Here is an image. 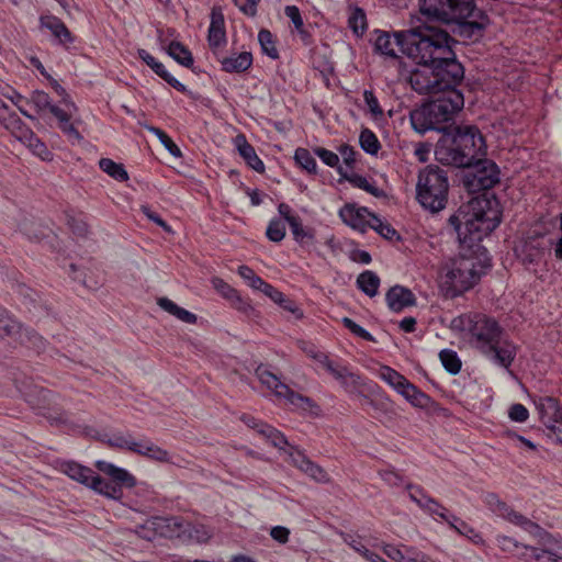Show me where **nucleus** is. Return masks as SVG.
I'll use <instances>...</instances> for the list:
<instances>
[{"label":"nucleus","instance_id":"338daca9","mask_svg":"<svg viewBox=\"0 0 562 562\" xmlns=\"http://www.w3.org/2000/svg\"><path fill=\"white\" fill-rule=\"evenodd\" d=\"M487 505L494 510L496 512V514L499 515V513H502L503 510H507V505L506 503L502 502L499 499V497L494 494V493H490L486 495V498H485Z\"/></svg>","mask_w":562,"mask_h":562},{"label":"nucleus","instance_id":"5fc2aeb1","mask_svg":"<svg viewBox=\"0 0 562 562\" xmlns=\"http://www.w3.org/2000/svg\"><path fill=\"white\" fill-rule=\"evenodd\" d=\"M363 98L367 106L369 108L370 113L374 117H380L383 115V110L379 104V101L376 97L374 95L373 91L371 90H364Z\"/></svg>","mask_w":562,"mask_h":562},{"label":"nucleus","instance_id":"2f4dec72","mask_svg":"<svg viewBox=\"0 0 562 562\" xmlns=\"http://www.w3.org/2000/svg\"><path fill=\"white\" fill-rule=\"evenodd\" d=\"M289 226L294 240L301 246L312 245L315 243V229L313 227L303 226L300 217L297 220H293Z\"/></svg>","mask_w":562,"mask_h":562},{"label":"nucleus","instance_id":"f8f14e48","mask_svg":"<svg viewBox=\"0 0 562 562\" xmlns=\"http://www.w3.org/2000/svg\"><path fill=\"white\" fill-rule=\"evenodd\" d=\"M350 394H361L362 381L360 375L349 371L345 366L336 364L325 353L313 356Z\"/></svg>","mask_w":562,"mask_h":562},{"label":"nucleus","instance_id":"a211bd4d","mask_svg":"<svg viewBox=\"0 0 562 562\" xmlns=\"http://www.w3.org/2000/svg\"><path fill=\"white\" fill-rule=\"evenodd\" d=\"M385 300L389 308L396 313L416 304V297L413 292L401 285L392 286L387 291Z\"/></svg>","mask_w":562,"mask_h":562},{"label":"nucleus","instance_id":"0e129e2a","mask_svg":"<svg viewBox=\"0 0 562 562\" xmlns=\"http://www.w3.org/2000/svg\"><path fill=\"white\" fill-rule=\"evenodd\" d=\"M382 480L390 486H397L403 482L402 476L394 470H383L379 472Z\"/></svg>","mask_w":562,"mask_h":562},{"label":"nucleus","instance_id":"dca6fc26","mask_svg":"<svg viewBox=\"0 0 562 562\" xmlns=\"http://www.w3.org/2000/svg\"><path fill=\"white\" fill-rule=\"evenodd\" d=\"M207 42L210 48L215 52L226 44V31L224 15L220 9L213 8L209 27Z\"/></svg>","mask_w":562,"mask_h":562},{"label":"nucleus","instance_id":"13d9d810","mask_svg":"<svg viewBox=\"0 0 562 562\" xmlns=\"http://www.w3.org/2000/svg\"><path fill=\"white\" fill-rule=\"evenodd\" d=\"M212 284L224 297L228 300H234V297H237V291L227 284L224 280L214 278L212 280Z\"/></svg>","mask_w":562,"mask_h":562},{"label":"nucleus","instance_id":"aec40b11","mask_svg":"<svg viewBox=\"0 0 562 562\" xmlns=\"http://www.w3.org/2000/svg\"><path fill=\"white\" fill-rule=\"evenodd\" d=\"M536 407L544 426L562 423V407L555 398L542 397L537 402Z\"/></svg>","mask_w":562,"mask_h":562},{"label":"nucleus","instance_id":"680f3d73","mask_svg":"<svg viewBox=\"0 0 562 562\" xmlns=\"http://www.w3.org/2000/svg\"><path fill=\"white\" fill-rule=\"evenodd\" d=\"M260 0H234V3L238 9L248 16H255L257 14V5Z\"/></svg>","mask_w":562,"mask_h":562},{"label":"nucleus","instance_id":"9d476101","mask_svg":"<svg viewBox=\"0 0 562 562\" xmlns=\"http://www.w3.org/2000/svg\"><path fill=\"white\" fill-rule=\"evenodd\" d=\"M255 373L262 385L271 390L277 397L284 398L289 404H291L295 408L310 412L318 411V406L313 402V400L292 391L286 384L281 382L280 379L265 366H259L256 369Z\"/></svg>","mask_w":562,"mask_h":562},{"label":"nucleus","instance_id":"09e8293b","mask_svg":"<svg viewBox=\"0 0 562 562\" xmlns=\"http://www.w3.org/2000/svg\"><path fill=\"white\" fill-rule=\"evenodd\" d=\"M349 26L356 34H363L367 29L366 13L362 9L357 8L349 16Z\"/></svg>","mask_w":562,"mask_h":562},{"label":"nucleus","instance_id":"423d86ee","mask_svg":"<svg viewBox=\"0 0 562 562\" xmlns=\"http://www.w3.org/2000/svg\"><path fill=\"white\" fill-rule=\"evenodd\" d=\"M488 266L463 254L452 259L446 265L440 276L441 293L448 299L463 294L477 283Z\"/></svg>","mask_w":562,"mask_h":562},{"label":"nucleus","instance_id":"b1692460","mask_svg":"<svg viewBox=\"0 0 562 562\" xmlns=\"http://www.w3.org/2000/svg\"><path fill=\"white\" fill-rule=\"evenodd\" d=\"M41 26L47 29L63 44L72 43L74 38L65 23L53 15L41 16Z\"/></svg>","mask_w":562,"mask_h":562},{"label":"nucleus","instance_id":"39448f33","mask_svg":"<svg viewBox=\"0 0 562 562\" xmlns=\"http://www.w3.org/2000/svg\"><path fill=\"white\" fill-rule=\"evenodd\" d=\"M484 154L483 135L476 126L468 124L452 126L435 150L436 159L440 164L458 168H470Z\"/></svg>","mask_w":562,"mask_h":562},{"label":"nucleus","instance_id":"412c9836","mask_svg":"<svg viewBox=\"0 0 562 562\" xmlns=\"http://www.w3.org/2000/svg\"><path fill=\"white\" fill-rule=\"evenodd\" d=\"M138 57L153 69V71L162 78L166 82H168L172 88L180 92H186L187 88L183 83L177 80L173 76H171L166 67L158 60L155 59L147 50L140 48L137 52Z\"/></svg>","mask_w":562,"mask_h":562},{"label":"nucleus","instance_id":"a19ab883","mask_svg":"<svg viewBox=\"0 0 562 562\" xmlns=\"http://www.w3.org/2000/svg\"><path fill=\"white\" fill-rule=\"evenodd\" d=\"M295 161L307 172L316 173L317 164L315 158L305 148H297L294 154Z\"/></svg>","mask_w":562,"mask_h":562},{"label":"nucleus","instance_id":"bb28decb","mask_svg":"<svg viewBox=\"0 0 562 562\" xmlns=\"http://www.w3.org/2000/svg\"><path fill=\"white\" fill-rule=\"evenodd\" d=\"M61 472L68 475L71 480L77 481L87 487L94 473L90 468L72 461L63 463Z\"/></svg>","mask_w":562,"mask_h":562},{"label":"nucleus","instance_id":"8fccbe9b","mask_svg":"<svg viewBox=\"0 0 562 562\" xmlns=\"http://www.w3.org/2000/svg\"><path fill=\"white\" fill-rule=\"evenodd\" d=\"M106 442L110 447L127 449L133 452L138 447V441H135L131 436L124 435H114Z\"/></svg>","mask_w":562,"mask_h":562},{"label":"nucleus","instance_id":"9b49d317","mask_svg":"<svg viewBox=\"0 0 562 562\" xmlns=\"http://www.w3.org/2000/svg\"><path fill=\"white\" fill-rule=\"evenodd\" d=\"M471 167L473 171L468 176V186L471 190H488L499 181V170L494 161L477 157Z\"/></svg>","mask_w":562,"mask_h":562},{"label":"nucleus","instance_id":"72a5a7b5","mask_svg":"<svg viewBox=\"0 0 562 562\" xmlns=\"http://www.w3.org/2000/svg\"><path fill=\"white\" fill-rule=\"evenodd\" d=\"M379 378L394 389L397 393L408 380L389 366H381L378 373Z\"/></svg>","mask_w":562,"mask_h":562},{"label":"nucleus","instance_id":"49530a36","mask_svg":"<svg viewBox=\"0 0 562 562\" xmlns=\"http://www.w3.org/2000/svg\"><path fill=\"white\" fill-rule=\"evenodd\" d=\"M29 102L34 105L35 110L38 113L47 110L49 111V109L53 105L49 95L46 92L40 90H35L32 92Z\"/></svg>","mask_w":562,"mask_h":562},{"label":"nucleus","instance_id":"cd10ccee","mask_svg":"<svg viewBox=\"0 0 562 562\" xmlns=\"http://www.w3.org/2000/svg\"><path fill=\"white\" fill-rule=\"evenodd\" d=\"M158 306L170 315L175 316L179 321L187 324H195L196 315L178 306L173 301L168 297H160L157 300Z\"/></svg>","mask_w":562,"mask_h":562},{"label":"nucleus","instance_id":"c85d7f7f","mask_svg":"<svg viewBox=\"0 0 562 562\" xmlns=\"http://www.w3.org/2000/svg\"><path fill=\"white\" fill-rule=\"evenodd\" d=\"M135 453L158 462H171L169 452L151 441L138 442Z\"/></svg>","mask_w":562,"mask_h":562},{"label":"nucleus","instance_id":"774afa93","mask_svg":"<svg viewBox=\"0 0 562 562\" xmlns=\"http://www.w3.org/2000/svg\"><path fill=\"white\" fill-rule=\"evenodd\" d=\"M270 431V437H268V441L276 448L283 449L284 446L288 445V440L282 432L278 429L273 428Z\"/></svg>","mask_w":562,"mask_h":562},{"label":"nucleus","instance_id":"20e7f679","mask_svg":"<svg viewBox=\"0 0 562 562\" xmlns=\"http://www.w3.org/2000/svg\"><path fill=\"white\" fill-rule=\"evenodd\" d=\"M501 216L495 198L477 196L460 206L449 223L460 244L472 248L499 225Z\"/></svg>","mask_w":562,"mask_h":562},{"label":"nucleus","instance_id":"3c124183","mask_svg":"<svg viewBox=\"0 0 562 562\" xmlns=\"http://www.w3.org/2000/svg\"><path fill=\"white\" fill-rule=\"evenodd\" d=\"M238 274L248 283L250 288L257 291H259L266 282L248 266H240L238 268Z\"/></svg>","mask_w":562,"mask_h":562},{"label":"nucleus","instance_id":"1a4fd4ad","mask_svg":"<svg viewBox=\"0 0 562 562\" xmlns=\"http://www.w3.org/2000/svg\"><path fill=\"white\" fill-rule=\"evenodd\" d=\"M95 467L99 471L109 475L113 482H109L93 473L88 487L105 497L120 499L123 495V486L134 487L136 485L135 477L123 468H119L103 460L97 461Z\"/></svg>","mask_w":562,"mask_h":562},{"label":"nucleus","instance_id":"7ed1b4c3","mask_svg":"<svg viewBox=\"0 0 562 562\" xmlns=\"http://www.w3.org/2000/svg\"><path fill=\"white\" fill-rule=\"evenodd\" d=\"M450 328L468 333L471 342L491 361L508 369L516 356V347L503 339L504 330L495 318L481 313H469L452 318Z\"/></svg>","mask_w":562,"mask_h":562},{"label":"nucleus","instance_id":"69168bd1","mask_svg":"<svg viewBox=\"0 0 562 562\" xmlns=\"http://www.w3.org/2000/svg\"><path fill=\"white\" fill-rule=\"evenodd\" d=\"M270 536L279 543H286L289 541L290 530L283 526H276L270 530Z\"/></svg>","mask_w":562,"mask_h":562},{"label":"nucleus","instance_id":"393cba45","mask_svg":"<svg viewBox=\"0 0 562 562\" xmlns=\"http://www.w3.org/2000/svg\"><path fill=\"white\" fill-rule=\"evenodd\" d=\"M222 69L226 72H243L252 65V55L250 52H241L236 55L221 59Z\"/></svg>","mask_w":562,"mask_h":562},{"label":"nucleus","instance_id":"f03ea898","mask_svg":"<svg viewBox=\"0 0 562 562\" xmlns=\"http://www.w3.org/2000/svg\"><path fill=\"white\" fill-rule=\"evenodd\" d=\"M419 12L422 23L396 35L404 52L409 46L408 42L412 40L409 35H415L416 44H419L418 40L437 44L440 40L439 35H443L446 45L453 50L451 45L456 41L446 30L441 29L440 23H457L470 34L483 29V25L476 21H467L475 12L473 0H424Z\"/></svg>","mask_w":562,"mask_h":562},{"label":"nucleus","instance_id":"6e6552de","mask_svg":"<svg viewBox=\"0 0 562 562\" xmlns=\"http://www.w3.org/2000/svg\"><path fill=\"white\" fill-rule=\"evenodd\" d=\"M151 533L144 532V537L150 539L155 533L164 537L178 538L182 541L206 542L211 533L204 526H194L181 517L154 518L147 522L145 529Z\"/></svg>","mask_w":562,"mask_h":562},{"label":"nucleus","instance_id":"c9c22d12","mask_svg":"<svg viewBox=\"0 0 562 562\" xmlns=\"http://www.w3.org/2000/svg\"><path fill=\"white\" fill-rule=\"evenodd\" d=\"M440 518L447 521L450 528L456 530L458 533L468 537L469 539H474L479 537V535L469 524L461 520L459 517L454 515L448 516L442 512L440 513Z\"/></svg>","mask_w":562,"mask_h":562},{"label":"nucleus","instance_id":"4be33fe9","mask_svg":"<svg viewBox=\"0 0 562 562\" xmlns=\"http://www.w3.org/2000/svg\"><path fill=\"white\" fill-rule=\"evenodd\" d=\"M402 32L403 31H400V33H402ZM397 34H398V32H395L393 34L394 40H392L391 35L387 32L375 31V35H376V37L374 40L375 52L380 53L381 55L391 57V58H396L397 54H396L394 47L397 46V47H400V50L407 56V53L404 52V48L398 43V40L396 37Z\"/></svg>","mask_w":562,"mask_h":562},{"label":"nucleus","instance_id":"473e14b6","mask_svg":"<svg viewBox=\"0 0 562 562\" xmlns=\"http://www.w3.org/2000/svg\"><path fill=\"white\" fill-rule=\"evenodd\" d=\"M420 495H423L425 502L423 499H417L416 493H409V498L415 502L420 508L425 509L431 515H438L440 517V513H445L447 515V509L439 504L435 498L427 495L423 488L416 490Z\"/></svg>","mask_w":562,"mask_h":562},{"label":"nucleus","instance_id":"ddd939ff","mask_svg":"<svg viewBox=\"0 0 562 562\" xmlns=\"http://www.w3.org/2000/svg\"><path fill=\"white\" fill-rule=\"evenodd\" d=\"M0 337L12 338L21 344H32L38 347V342L42 338L33 330L23 328L20 323L13 319L1 306H0Z\"/></svg>","mask_w":562,"mask_h":562},{"label":"nucleus","instance_id":"2eb2a0df","mask_svg":"<svg viewBox=\"0 0 562 562\" xmlns=\"http://www.w3.org/2000/svg\"><path fill=\"white\" fill-rule=\"evenodd\" d=\"M372 215L367 207H360L353 203H347L339 210L341 221L361 233H364L369 227Z\"/></svg>","mask_w":562,"mask_h":562},{"label":"nucleus","instance_id":"7c9ffc66","mask_svg":"<svg viewBox=\"0 0 562 562\" xmlns=\"http://www.w3.org/2000/svg\"><path fill=\"white\" fill-rule=\"evenodd\" d=\"M357 286L368 296L373 297L378 294L380 278L371 270H366L357 278Z\"/></svg>","mask_w":562,"mask_h":562},{"label":"nucleus","instance_id":"603ef678","mask_svg":"<svg viewBox=\"0 0 562 562\" xmlns=\"http://www.w3.org/2000/svg\"><path fill=\"white\" fill-rule=\"evenodd\" d=\"M24 132L30 134L29 146L33 150V153L44 160L50 159L52 154L48 150V148L46 147V145L40 138H37L33 133H31L26 130Z\"/></svg>","mask_w":562,"mask_h":562},{"label":"nucleus","instance_id":"052dcab7","mask_svg":"<svg viewBox=\"0 0 562 562\" xmlns=\"http://www.w3.org/2000/svg\"><path fill=\"white\" fill-rule=\"evenodd\" d=\"M259 291L277 304H282L284 302V294L267 282L263 283Z\"/></svg>","mask_w":562,"mask_h":562},{"label":"nucleus","instance_id":"79ce46f5","mask_svg":"<svg viewBox=\"0 0 562 562\" xmlns=\"http://www.w3.org/2000/svg\"><path fill=\"white\" fill-rule=\"evenodd\" d=\"M369 227L378 232L385 239L392 240L398 238L397 232L387 223H384L376 215H372Z\"/></svg>","mask_w":562,"mask_h":562},{"label":"nucleus","instance_id":"0eeeda50","mask_svg":"<svg viewBox=\"0 0 562 562\" xmlns=\"http://www.w3.org/2000/svg\"><path fill=\"white\" fill-rule=\"evenodd\" d=\"M449 181L447 171L436 165H428L418 173L416 199L420 205L432 213L446 207Z\"/></svg>","mask_w":562,"mask_h":562},{"label":"nucleus","instance_id":"4c0bfd02","mask_svg":"<svg viewBox=\"0 0 562 562\" xmlns=\"http://www.w3.org/2000/svg\"><path fill=\"white\" fill-rule=\"evenodd\" d=\"M439 358L442 366L449 373L457 374L461 370V360L456 351L451 349H443L439 352Z\"/></svg>","mask_w":562,"mask_h":562},{"label":"nucleus","instance_id":"de8ad7c7","mask_svg":"<svg viewBox=\"0 0 562 562\" xmlns=\"http://www.w3.org/2000/svg\"><path fill=\"white\" fill-rule=\"evenodd\" d=\"M266 235L269 238V240L273 243L281 241L285 236L284 223L279 218L271 220L267 227Z\"/></svg>","mask_w":562,"mask_h":562},{"label":"nucleus","instance_id":"6e6d98bb","mask_svg":"<svg viewBox=\"0 0 562 562\" xmlns=\"http://www.w3.org/2000/svg\"><path fill=\"white\" fill-rule=\"evenodd\" d=\"M508 416L513 422L525 423L529 417V412L522 404L516 403L509 407Z\"/></svg>","mask_w":562,"mask_h":562},{"label":"nucleus","instance_id":"5701e85b","mask_svg":"<svg viewBox=\"0 0 562 562\" xmlns=\"http://www.w3.org/2000/svg\"><path fill=\"white\" fill-rule=\"evenodd\" d=\"M235 144L239 155L245 159V161L250 168H252L257 172L265 171V164L258 157V155L255 151V148L247 142L244 135L236 136Z\"/></svg>","mask_w":562,"mask_h":562},{"label":"nucleus","instance_id":"a18cd8bd","mask_svg":"<svg viewBox=\"0 0 562 562\" xmlns=\"http://www.w3.org/2000/svg\"><path fill=\"white\" fill-rule=\"evenodd\" d=\"M3 112H0V123L8 130H23V123L20 117L9 110L7 104L3 105Z\"/></svg>","mask_w":562,"mask_h":562},{"label":"nucleus","instance_id":"c756f323","mask_svg":"<svg viewBox=\"0 0 562 562\" xmlns=\"http://www.w3.org/2000/svg\"><path fill=\"white\" fill-rule=\"evenodd\" d=\"M164 48L167 54L180 65L188 68L193 65L191 52L180 42L172 41L166 47L164 46Z\"/></svg>","mask_w":562,"mask_h":562},{"label":"nucleus","instance_id":"e433bc0d","mask_svg":"<svg viewBox=\"0 0 562 562\" xmlns=\"http://www.w3.org/2000/svg\"><path fill=\"white\" fill-rule=\"evenodd\" d=\"M258 42L263 54L272 59L279 58V52L276 46L274 37L269 30L262 29L259 31Z\"/></svg>","mask_w":562,"mask_h":562},{"label":"nucleus","instance_id":"bf43d9fd","mask_svg":"<svg viewBox=\"0 0 562 562\" xmlns=\"http://www.w3.org/2000/svg\"><path fill=\"white\" fill-rule=\"evenodd\" d=\"M344 541L351 547L356 552L360 553L364 559L371 552L366 546L357 538L351 535L342 533Z\"/></svg>","mask_w":562,"mask_h":562},{"label":"nucleus","instance_id":"c03bdc74","mask_svg":"<svg viewBox=\"0 0 562 562\" xmlns=\"http://www.w3.org/2000/svg\"><path fill=\"white\" fill-rule=\"evenodd\" d=\"M313 151L325 165L337 168V171L342 176V168L339 166V157L336 153L323 147H315Z\"/></svg>","mask_w":562,"mask_h":562},{"label":"nucleus","instance_id":"4d7b16f0","mask_svg":"<svg viewBox=\"0 0 562 562\" xmlns=\"http://www.w3.org/2000/svg\"><path fill=\"white\" fill-rule=\"evenodd\" d=\"M49 81H50V85H52V88L54 89V91L59 95L61 97V101L60 103L64 104V106L68 108V109H74V110H77V106L75 104V102L70 99V97L68 95V93L66 92V90L64 89V87H61L57 80H55L53 77H49Z\"/></svg>","mask_w":562,"mask_h":562},{"label":"nucleus","instance_id":"864d4df0","mask_svg":"<svg viewBox=\"0 0 562 562\" xmlns=\"http://www.w3.org/2000/svg\"><path fill=\"white\" fill-rule=\"evenodd\" d=\"M383 552L393 561L395 562H409L415 561V558L411 555H406L402 552V550L397 547H394L392 544H383L382 547Z\"/></svg>","mask_w":562,"mask_h":562},{"label":"nucleus","instance_id":"f257e3e1","mask_svg":"<svg viewBox=\"0 0 562 562\" xmlns=\"http://www.w3.org/2000/svg\"><path fill=\"white\" fill-rule=\"evenodd\" d=\"M409 36L412 40L406 48L407 57L419 65L408 76L412 89L419 94H440L413 110L411 124L419 134L434 130L446 135L452 127L447 123L464 105L463 94L456 88L464 77L463 66L457 60L454 52L446 45L443 35H439L437 44L423 40L416 44L415 35Z\"/></svg>","mask_w":562,"mask_h":562},{"label":"nucleus","instance_id":"f704fd0d","mask_svg":"<svg viewBox=\"0 0 562 562\" xmlns=\"http://www.w3.org/2000/svg\"><path fill=\"white\" fill-rule=\"evenodd\" d=\"M100 169L108 173L110 177L115 179L116 181H127L128 175L122 164H117L110 158H101L99 161Z\"/></svg>","mask_w":562,"mask_h":562},{"label":"nucleus","instance_id":"6ab92c4d","mask_svg":"<svg viewBox=\"0 0 562 562\" xmlns=\"http://www.w3.org/2000/svg\"><path fill=\"white\" fill-rule=\"evenodd\" d=\"M293 465L304 472L306 475L319 483L329 482L327 472L318 464L311 461L305 454L297 452L291 454Z\"/></svg>","mask_w":562,"mask_h":562},{"label":"nucleus","instance_id":"f3484780","mask_svg":"<svg viewBox=\"0 0 562 562\" xmlns=\"http://www.w3.org/2000/svg\"><path fill=\"white\" fill-rule=\"evenodd\" d=\"M49 112L57 119L59 130L71 140L80 143L82 140V136L79 131L76 128L74 123H71V117L74 112L77 110L59 108L58 105L53 104L49 109Z\"/></svg>","mask_w":562,"mask_h":562},{"label":"nucleus","instance_id":"58836bf2","mask_svg":"<svg viewBox=\"0 0 562 562\" xmlns=\"http://www.w3.org/2000/svg\"><path fill=\"white\" fill-rule=\"evenodd\" d=\"M359 142H360L361 148L370 155H376L381 147L380 142H379L378 137L375 136V134L368 128H364L363 131H361L360 136H359Z\"/></svg>","mask_w":562,"mask_h":562},{"label":"nucleus","instance_id":"e2e57ef3","mask_svg":"<svg viewBox=\"0 0 562 562\" xmlns=\"http://www.w3.org/2000/svg\"><path fill=\"white\" fill-rule=\"evenodd\" d=\"M284 13L294 24L296 31L302 29L304 23L301 16V12L296 5H286L284 9Z\"/></svg>","mask_w":562,"mask_h":562},{"label":"nucleus","instance_id":"ea45409f","mask_svg":"<svg viewBox=\"0 0 562 562\" xmlns=\"http://www.w3.org/2000/svg\"><path fill=\"white\" fill-rule=\"evenodd\" d=\"M342 177L347 179L353 187L364 190L366 192L374 195L381 196L383 192L376 188L372 182H370L366 177L360 175H352L350 177L342 173Z\"/></svg>","mask_w":562,"mask_h":562},{"label":"nucleus","instance_id":"a878e982","mask_svg":"<svg viewBox=\"0 0 562 562\" xmlns=\"http://www.w3.org/2000/svg\"><path fill=\"white\" fill-rule=\"evenodd\" d=\"M398 394H401L413 406L418 408H427L431 403V398L409 381L405 382Z\"/></svg>","mask_w":562,"mask_h":562},{"label":"nucleus","instance_id":"37998d69","mask_svg":"<svg viewBox=\"0 0 562 562\" xmlns=\"http://www.w3.org/2000/svg\"><path fill=\"white\" fill-rule=\"evenodd\" d=\"M147 130L153 133L157 138L160 140V143L164 145V147L175 157L181 156L180 148L175 144V142L160 128L155 126H148Z\"/></svg>","mask_w":562,"mask_h":562},{"label":"nucleus","instance_id":"4468645a","mask_svg":"<svg viewBox=\"0 0 562 562\" xmlns=\"http://www.w3.org/2000/svg\"><path fill=\"white\" fill-rule=\"evenodd\" d=\"M499 515L506 518L508 521L521 527L525 531H527L533 538H536L540 543L547 544L552 542V536L548 531H546L542 527L531 521L524 515L509 508L508 506L507 510H503L502 513H499Z\"/></svg>","mask_w":562,"mask_h":562}]
</instances>
